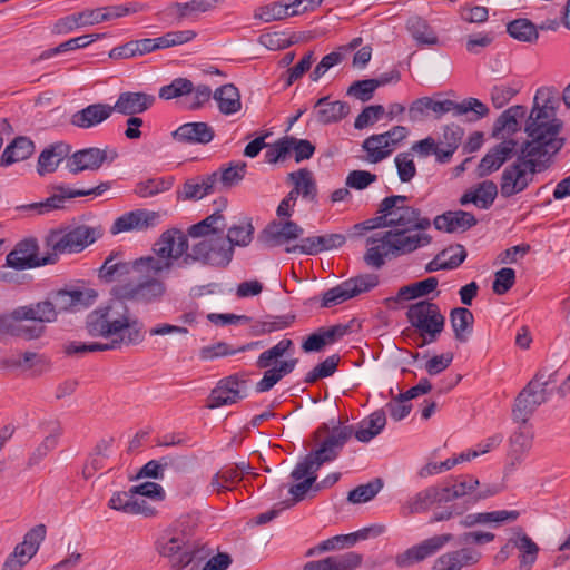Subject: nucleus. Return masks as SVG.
Wrapping results in <instances>:
<instances>
[{
    "label": "nucleus",
    "mask_w": 570,
    "mask_h": 570,
    "mask_svg": "<svg viewBox=\"0 0 570 570\" xmlns=\"http://www.w3.org/2000/svg\"><path fill=\"white\" fill-rule=\"evenodd\" d=\"M297 364L298 358H288L266 370L263 377L255 385L256 392L264 393L272 390L284 376L291 374Z\"/></svg>",
    "instance_id": "nucleus-40"
},
{
    "label": "nucleus",
    "mask_w": 570,
    "mask_h": 570,
    "mask_svg": "<svg viewBox=\"0 0 570 570\" xmlns=\"http://www.w3.org/2000/svg\"><path fill=\"white\" fill-rule=\"evenodd\" d=\"M443 490H446L445 495L446 502H452L456 499L465 498L469 499L475 493V490L480 487L479 480L471 475H459L453 479V482H446L441 485Z\"/></svg>",
    "instance_id": "nucleus-45"
},
{
    "label": "nucleus",
    "mask_w": 570,
    "mask_h": 570,
    "mask_svg": "<svg viewBox=\"0 0 570 570\" xmlns=\"http://www.w3.org/2000/svg\"><path fill=\"white\" fill-rule=\"evenodd\" d=\"M35 153L33 141L26 137H16L0 156V167H9L12 164L28 159Z\"/></svg>",
    "instance_id": "nucleus-39"
},
{
    "label": "nucleus",
    "mask_w": 570,
    "mask_h": 570,
    "mask_svg": "<svg viewBox=\"0 0 570 570\" xmlns=\"http://www.w3.org/2000/svg\"><path fill=\"white\" fill-rule=\"evenodd\" d=\"M295 320L296 315L292 313L277 316L268 315L266 316V320L256 321L252 325V333L253 335L256 336L271 334L273 332L291 327L294 324Z\"/></svg>",
    "instance_id": "nucleus-54"
},
{
    "label": "nucleus",
    "mask_w": 570,
    "mask_h": 570,
    "mask_svg": "<svg viewBox=\"0 0 570 570\" xmlns=\"http://www.w3.org/2000/svg\"><path fill=\"white\" fill-rule=\"evenodd\" d=\"M541 379L543 373H535L517 395L512 409V417L515 422L528 423L535 410L550 399L551 394L541 386Z\"/></svg>",
    "instance_id": "nucleus-12"
},
{
    "label": "nucleus",
    "mask_w": 570,
    "mask_h": 570,
    "mask_svg": "<svg viewBox=\"0 0 570 570\" xmlns=\"http://www.w3.org/2000/svg\"><path fill=\"white\" fill-rule=\"evenodd\" d=\"M522 85L513 80L509 83L494 85L490 90L491 102L494 108H503L515 95L520 92Z\"/></svg>",
    "instance_id": "nucleus-61"
},
{
    "label": "nucleus",
    "mask_w": 570,
    "mask_h": 570,
    "mask_svg": "<svg viewBox=\"0 0 570 570\" xmlns=\"http://www.w3.org/2000/svg\"><path fill=\"white\" fill-rule=\"evenodd\" d=\"M117 157L118 153L115 149L83 148L69 154L66 168L73 175L86 170L97 171L105 161L112 163Z\"/></svg>",
    "instance_id": "nucleus-15"
},
{
    "label": "nucleus",
    "mask_w": 570,
    "mask_h": 570,
    "mask_svg": "<svg viewBox=\"0 0 570 570\" xmlns=\"http://www.w3.org/2000/svg\"><path fill=\"white\" fill-rule=\"evenodd\" d=\"M4 363L10 367H20L24 370L38 367L40 373L49 367V361L47 357L35 352H24L20 356L12 355L7 358Z\"/></svg>",
    "instance_id": "nucleus-60"
},
{
    "label": "nucleus",
    "mask_w": 570,
    "mask_h": 570,
    "mask_svg": "<svg viewBox=\"0 0 570 570\" xmlns=\"http://www.w3.org/2000/svg\"><path fill=\"white\" fill-rule=\"evenodd\" d=\"M439 281L436 277H429L420 282L412 283L399 289L396 296L387 297L384 299L386 307L391 308L392 304L401 301H411L420 297L428 296L436 289Z\"/></svg>",
    "instance_id": "nucleus-37"
},
{
    "label": "nucleus",
    "mask_w": 570,
    "mask_h": 570,
    "mask_svg": "<svg viewBox=\"0 0 570 570\" xmlns=\"http://www.w3.org/2000/svg\"><path fill=\"white\" fill-rule=\"evenodd\" d=\"M195 523L189 519H179L165 529L155 541L160 557L169 559L174 570L188 567L199 553V544L194 539Z\"/></svg>",
    "instance_id": "nucleus-5"
},
{
    "label": "nucleus",
    "mask_w": 570,
    "mask_h": 570,
    "mask_svg": "<svg viewBox=\"0 0 570 570\" xmlns=\"http://www.w3.org/2000/svg\"><path fill=\"white\" fill-rule=\"evenodd\" d=\"M558 106L557 90L549 87L539 88L524 125L529 140L541 144L554 153H559L566 142V139L559 136L563 122L556 116Z\"/></svg>",
    "instance_id": "nucleus-3"
},
{
    "label": "nucleus",
    "mask_w": 570,
    "mask_h": 570,
    "mask_svg": "<svg viewBox=\"0 0 570 570\" xmlns=\"http://www.w3.org/2000/svg\"><path fill=\"white\" fill-rule=\"evenodd\" d=\"M410 232L411 230L407 229L385 232V237L390 239V242L386 243L390 244L393 257L413 253L419 248L428 246L432 242V237L429 234L417 233L409 235L407 233Z\"/></svg>",
    "instance_id": "nucleus-23"
},
{
    "label": "nucleus",
    "mask_w": 570,
    "mask_h": 570,
    "mask_svg": "<svg viewBox=\"0 0 570 570\" xmlns=\"http://www.w3.org/2000/svg\"><path fill=\"white\" fill-rule=\"evenodd\" d=\"M406 318L421 337L417 347L436 342L444 331L445 317L439 305L429 299L411 304L406 311Z\"/></svg>",
    "instance_id": "nucleus-9"
},
{
    "label": "nucleus",
    "mask_w": 570,
    "mask_h": 570,
    "mask_svg": "<svg viewBox=\"0 0 570 570\" xmlns=\"http://www.w3.org/2000/svg\"><path fill=\"white\" fill-rule=\"evenodd\" d=\"M399 200H403V198L400 197H385L382 199V202L379 205L380 216L366 219L357 225H355V228L361 230H373L376 228H385L391 227L390 224V216H391V209L395 207V203Z\"/></svg>",
    "instance_id": "nucleus-53"
},
{
    "label": "nucleus",
    "mask_w": 570,
    "mask_h": 570,
    "mask_svg": "<svg viewBox=\"0 0 570 570\" xmlns=\"http://www.w3.org/2000/svg\"><path fill=\"white\" fill-rule=\"evenodd\" d=\"M159 214L148 209H135L119 216L112 224L110 233L117 235L124 232L146 230L159 223Z\"/></svg>",
    "instance_id": "nucleus-24"
},
{
    "label": "nucleus",
    "mask_w": 570,
    "mask_h": 570,
    "mask_svg": "<svg viewBox=\"0 0 570 570\" xmlns=\"http://www.w3.org/2000/svg\"><path fill=\"white\" fill-rule=\"evenodd\" d=\"M218 184V171L210 175L199 176L184 183L183 189L178 191V198L184 200H198L214 193Z\"/></svg>",
    "instance_id": "nucleus-34"
},
{
    "label": "nucleus",
    "mask_w": 570,
    "mask_h": 570,
    "mask_svg": "<svg viewBox=\"0 0 570 570\" xmlns=\"http://www.w3.org/2000/svg\"><path fill=\"white\" fill-rule=\"evenodd\" d=\"M512 538L514 548L520 551V568L530 569L538 559V544L521 528L515 529Z\"/></svg>",
    "instance_id": "nucleus-48"
},
{
    "label": "nucleus",
    "mask_w": 570,
    "mask_h": 570,
    "mask_svg": "<svg viewBox=\"0 0 570 570\" xmlns=\"http://www.w3.org/2000/svg\"><path fill=\"white\" fill-rule=\"evenodd\" d=\"M255 228L252 224V219L248 217L243 218L239 224H234L227 228L225 239L232 245V249L235 252V246L246 247L248 246L254 237Z\"/></svg>",
    "instance_id": "nucleus-51"
},
{
    "label": "nucleus",
    "mask_w": 570,
    "mask_h": 570,
    "mask_svg": "<svg viewBox=\"0 0 570 570\" xmlns=\"http://www.w3.org/2000/svg\"><path fill=\"white\" fill-rule=\"evenodd\" d=\"M156 101V97L142 91H124L115 105L111 106L112 112H119L125 116L142 114L150 109Z\"/></svg>",
    "instance_id": "nucleus-28"
},
{
    "label": "nucleus",
    "mask_w": 570,
    "mask_h": 570,
    "mask_svg": "<svg viewBox=\"0 0 570 570\" xmlns=\"http://www.w3.org/2000/svg\"><path fill=\"white\" fill-rule=\"evenodd\" d=\"M527 107L514 105L505 109L494 121L492 136L499 138L507 134L512 136L521 129V121L525 118Z\"/></svg>",
    "instance_id": "nucleus-32"
},
{
    "label": "nucleus",
    "mask_w": 570,
    "mask_h": 570,
    "mask_svg": "<svg viewBox=\"0 0 570 570\" xmlns=\"http://www.w3.org/2000/svg\"><path fill=\"white\" fill-rule=\"evenodd\" d=\"M214 137L213 127L203 121L183 124L171 132V138L184 145H207Z\"/></svg>",
    "instance_id": "nucleus-27"
},
{
    "label": "nucleus",
    "mask_w": 570,
    "mask_h": 570,
    "mask_svg": "<svg viewBox=\"0 0 570 570\" xmlns=\"http://www.w3.org/2000/svg\"><path fill=\"white\" fill-rule=\"evenodd\" d=\"M246 381L240 380L238 374L222 379L208 396V407L216 409L232 405L247 396L245 392Z\"/></svg>",
    "instance_id": "nucleus-18"
},
{
    "label": "nucleus",
    "mask_w": 570,
    "mask_h": 570,
    "mask_svg": "<svg viewBox=\"0 0 570 570\" xmlns=\"http://www.w3.org/2000/svg\"><path fill=\"white\" fill-rule=\"evenodd\" d=\"M453 539L454 535L451 533H444L429 538L421 543L409 548L403 553L397 554L395 562L401 568L409 567L414 562H420L438 552Z\"/></svg>",
    "instance_id": "nucleus-21"
},
{
    "label": "nucleus",
    "mask_w": 570,
    "mask_h": 570,
    "mask_svg": "<svg viewBox=\"0 0 570 570\" xmlns=\"http://www.w3.org/2000/svg\"><path fill=\"white\" fill-rule=\"evenodd\" d=\"M189 247L180 256L183 257L179 266H188L194 263H200L214 268H226L234 257V250L225 235H212L195 242L190 250Z\"/></svg>",
    "instance_id": "nucleus-8"
},
{
    "label": "nucleus",
    "mask_w": 570,
    "mask_h": 570,
    "mask_svg": "<svg viewBox=\"0 0 570 570\" xmlns=\"http://www.w3.org/2000/svg\"><path fill=\"white\" fill-rule=\"evenodd\" d=\"M160 273L154 274L150 272H144L140 274L141 278L138 283L127 282L124 284H117L111 288V295L114 298L106 305H114L119 302L127 309L129 307L126 301H132L141 304H150L161 299L166 292L164 282L156 278Z\"/></svg>",
    "instance_id": "nucleus-10"
},
{
    "label": "nucleus",
    "mask_w": 570,
    "mask_h": 570,
    "mask_svg": "<svg viewBox=\"0 0 570 570\" xmlns=\"http://www.w3.org/2000/svg\"><path fill=\"white\" fill-rule=\"evenodd\" d=\"M380 283V277L374 273L360 274L327 289L322 295L321 307L328 308L347 299L367 293Z\"/></svg>",
    "instance_id": "nucleus-11"
},
{
    "label": "nucleus",
    "mask_w": 570,
    "mask_h": 570,
    "mask_svg": "<svg viewBox=\"0 0 570 570\" xmlns=\"http://www.w3.org/2000/svg\"><path fill=\"white\" fill-rule=\"evenodd\" d=\"M301 11L297 9H293V4H284L281 2H273L266 6L259 7L254 17L264 22H272L276 20H282L287 17L298 16Z\"/></svg>",
    "instance_id": "nucleus-55"
},
{
    "label": "nucleus",
    "mask_w": 570,
    "mask_h": 570,
    "mask_svg": "<svg viewBox=\"0 0 570 570\" xmlns=\"http://www.w3.org/2000/svg\"><path fill=\"white\" fill-rule=\"evenodd\" d=\"M314 108L316 109V120L320 124L328 125L341 121L350 114V105L345 101H330L328 97L320 98Z\"/></svg>",
    "instance_id": "nucleus-38"
},
{
    "label": "nucleus",
    "mask_w": 570,
    "mask_h": 570,
    "mask_svg": "<svg viewBox=\"0 0 570 570\" xmlns=\"http://www.w3.org/2000/svg\"><path fill=\"white\" fill-rule=\"evenodd\" d=\"M188 248V238L178 228L164 232L154 244L157 257L146 256L134 261H126L121 250H112L99 268L98 276L105 283L124 284L132 272L148 274L163 273L173 267L171 259H178Z\"/></svg>",
    "instance_id": "nucleus-2"
},
{
    "label": "nucleus",
    "mask_w": 570,
    "mask_h": 570,
    "mask_svg": "<svg viewBox=\"0 0 570 570\" xmlns=\"http://www.w3.org/2000/svg\"><path fill=\"white\" fill-rule=\"evenodd\" d=\"M450 323L454 338L465 343L473 332L474 315L466 307H455L450 313Z\"/></svg>",
    "instance_id": "nucleus-46"
},
{
    "label": "nucleus",
    "mask_w": 570,
    "mask_h": 570,
    "mask_svg": "<svg viewBox=\"0 0 570 570\" xmlns=\"http://www.w3.org/2000/svg\"><path fill=\"white\" fill-rule=\"evenodd\" d=\"M85 325L89 336L111 338V341L108 343L69 342L65 346L67 355L112 351L122 345H138L145 340L144 323L119 302L114 305H101L91 311L86 317Z\"/></svg>",
    "instance_id": "nucleus-1"
},
{
    "label": "nucleus",
    "mask_w": 570,
    "mask_h": 570,
    "mask_svg": "<svg viewBox=\"0 0 570 570\" xmlns=\"http://www.w3.org/2000/svg\"><path fill=\"white\" fill-rule=\"evenodd\" d=\"M386 242H390V239L385 237V232L374 234L366 239V245L368 247L363 259L368 267L381 269L385 265V258L389 255H392L390 244Z\"/></svg>",
    "instance_id": "nucleus-36"
},
{
    "label": "nucleus",
    "mask_w": 570,
    "mask_h": 570,
    "mask_svg": "<svg viewBox=\"0 0 570 570\" xmlns=\"http://www.w3.org/2000/svg\"><path fill=\"white\" fill-rule=\"evenodd\" d=\"M406 28L419 45L433 46L439 42L433 29L421 17H411L406 22Z\"/></svg>",
    "instance_id": "nucleus-57"
},
{
    "label": "nucleus",
    "mask_w": 570,
    "mask_h": 570,
    "mask_svg": "<svg viewBox=\"0 0 570 570\" xmlns=\"http://www.w3.org/2000/svg\"><path fill=\"white\" fill-rule=\"evenodd\" d=\"M481 559V552L473 548H462L446 552L440 556L434 563L435 570H461L478 563Z\"/></svg>",
    "instance_id": "nucleus-30"
},
{
    "label": "nucleus",
    "mask_w": 570,
    "mask_h": 570,
    "mask_svg": "<svg viewBox=\"0 0 570 570\" xmlns=\"http://www.w3.org/2000/svg\"><path fill=\"white\" fill-rule=\"evenodd\" d=\"M56 194L46 198L45 200L32 203L22 206L21 208L29 212H35L37 215H45L53 210L65 209L66 203L72 198L81 196H100L102 193L110 188V183H101L98 186L89 189H75L65 185H57L52 187Z\"/></svg>",
    "instance_id": "nucleus-13"
},
{
    "label": "nucleus",
    "mask_w": 570,
    "mask_h": 570,
    "mask_svg": "<svg viewBox=\"0 0 570 570\" xmlns=\"http://www.w3.org/2000/svg\"><path fill=\"white\" fill-rule=\"evenodd\" d=\"M346 242L343 234H326L320 236H309L301 238L299 244L287 246L285 252L287 254L299 253L303 255L315 256L320 253L336 249L342 247Z\"/></svg>",
    "instance_id": "nucleus-22"
},
{
    "label": "nucleus",
    "mask_w": 570,
    "mask_h": 570,
    "mask_svg": "<svg viewBox=\"0 0 570 570\" xmlns=\"http://www.w3.org/2000/svg\"><path fill=\"white\" fill-rule=\"evenodd\" d=\"M533 432L531 426L521 424V426L510 436V456L512 462H521L523 455L531 449Z\"/></svg>",
    "instance_id": "nucleus-50"
},
{
    "label": "nucleus",
    "mask_w": 570,
    "mask_h": 570,
    "mask_svg": "<svg viewBox=\"0 0 570 570\" xmlns=\"http://www.w3.org/2000/svg\"><path fill=\"white\" fill-rule=\"evenodd\" d=\"M352 435L353 425L333 426L318 448L306 454L295 465L291 472V478L299 481L308 472H317L323 464L334 461Z\"/></svg>",
    "instance_id": "nucleus-6"
},
{
    "label": "nucleus",
    "mask_w": 570,
    "mask_h": 570,
    "mask_svg": "<svg viewBox=\"0 0 570 570\" xmlns=\"http://www.w3.org/2000/svg\"><path fill=\"white\" fill-rule=\"evenodd\" d=\"M112 442V438L101 439L96 444L82 469V475L85 479L91 478L97 471L105 468L106 460L108 459V450L110 449Z\"/></svg>",
    "instance_id": "nucleus-49"
},
{
    "label": "nucleus",
    "mask_w": 570,
    "mask_h": 570,
    "mask_svg": "<svg viewBox=\"0 0 570 570\" xmlns=\"http://www.w3.org/2000/svg\"><path fill=\"white\" fill-rule=\"evenodd\" d=\"M46 525L37 524L24 534L23 541L18 543L16 547L19 550H23L29 558H32L38 552L41 542L46 538Z\"/></svg>",
    "instance_id": "nucleus-64"
},
{
    "label": "nucleus",
    "mask_w": 570,
    "mask_h": 570,
    "mask_svg": "<svg viewBox=\"0 0 570 570\" xmlns=\"http://www.w3.org/2000/svg\"><path fill=\"white\" fill-rule=\"evenodd\" d=\"M71 146L65 141H58L46 147L38 157L37 173L40 176L55 173L59 165L67 161Z\"/></svg>",
    "instance_id": "nucleus-29"
},
{
    "label": "nucleus",
    "mask_w": 570,
    "mask_h": 570,
    "mask_svg": "<svg viewBox=\"0 0 570 570\" xmlns=\"http://www.w3.org/2000/svg\"><path fill=\"white\" fill-rule=\"evenodd\" d=\"M226 205L227 199L220 198L219 207L217 208V210H215L212 215H208L200 222L191 225L187 230V235H184L186 237L190 236L191 238L198 239L209 237L212 235H225L227 224L225 216L222 214V208L226 207Z\"/></svg>",
    "instance_id": "nucleus-26"
},
{
    "label": "nucleus",
    "mask_w": 570,
    "mask_h": 570,
    "mask_svg": "<svg viewBox=\"0 0 570 570\" xmlns=\"http://www.w3.org/2000/svg\"><path fill=\"white\" fill-rule=\"evenodd\" d=\"M558 153L541 144L525 140L521 144L517 160L507 166L501 175L500 194L510 198L522 193L533 181L534 175L547 170Z\"/></svg>",
    "instance_id": "nucleus-4"
},
{
    "label": "nucleus",
    "mask_w": 570,
    "mask_h": 570,
    "mask_svg": "<svg viewBox=\"0 0 570 570\" xmlns=\"http://www.w3.org/2000/svg\"><path fill=\"white\" fill-rule=\"evenodd\" d=\"M499 491L500 488L498 485H484L480 490H475V493L471 495L469 499L464 500V502H454L451 505L444 507L441 510H436L433 513L431 522L448 521L454 517L462 515L465 511L470 509V507L476 504L479 501L495 495L497 493H499Z\"/></svg>",
    "instance_id": "nucleus-25"
},
{
    "label": "nucleus",
    "mask_w": 570,
    "mask_h": 570,
    "mask_svg": "<svg viewBox=\"0 0 570 570\" xmlns=\"http://www.w3.org/2000/svg\"><path fill=\"white\" fill-rule=\"evenodd\" d=\"M363 149L368 154L371 163H379L390 156L392 149L383 134L372 135L363 141Z\"/></svg>",
    "instance_id": "nucleus-62"
},
{
    "label": "nucleus",
    "mask_w": 570,
    "mask_h": 570,
    "mask_svg": "<svg viewBox=\"0 0 570 570\" xmlns=\"http://www.w3.org/2000/svg\"><path fill=\"white\" fill-rule=\"evenodd\" d=\"M448 491L443 490L441 485L429 487L415 494L410 502V510L412 513H421L428 511L431 507L445 504Z\"/></svg>",
    "instance_id": "nucleus-41"
},
{
    "label": "nucleus",
    "mask_w": 570,
    "mask_h": 570,
    "mask_svg": "<svg viewBox=\"0 0 570 570\" xmlns=\"http://www.w3.org/2000/svg\"><path fill=\"white\" fill-rule=\"evenodd\" d=\"M386 425V415L383 410H377L362 420L357 428H353V435L357 441L366 443L377 436Z\"/></svg>",
    "instance_id": "nucleus-44"
},
{
    "label": "nucleus",
    "mask_w": 570,
    "mask_h": 570,
    "mask_svg": "<svg viewBox=\"0 0 570 570\" xmlns=\"http://www.w3.org/2000/svg\"><path fill=\"white\" fill-rule=\"evenodd\" d=\"M288 179L294 184L296 195H302L304 198L315 200L317 196L316 183L313 178V174L307 168H301L296 171L288 174Z\"/></svg>",
    "instance_id": "nucleus-52"
},
{
    "label": "nucleus",
    "mask_w": 570,
    "mask_h": 570,
    "mask_svg": "<svg viewBox=\"0 0 570 570\" xmlns=\"http://www.w3.org/2000/svg\"><path fill=\"white\" fill-rule=\"evenodd\" d=\"M220 0H190L188 2H175L173 8L176 10L178 21L184 19H196L200 13L212 10Z\"/></svg>",
    "instance_id": "nucleus-56"
},
{
    "label": "nucleus",
    "mask_w": 570,
    "mask_h": 570,
    "mask_svg": "<svg viewBox=\"0 0 570 570\" xmlns=\"http://www.w3.org/2000/svg\"><path fill=\"white\" fill-rule=\"evenodd\" d=\"M58 313L51 301L46 299L35 304L18 306L13 309V317L17 321H32L39 323H51L57 320Z\"/></svg>",
    "instance_id": "nucleus-33"
},
{
    "label": "nucleus",
    "mask_w": 570,
    "mask_h": 570,
    "mask_svg": "<svg viewBox=\"0 0 570 570\" xmlns=\"http://www.w3.org/2000/svg\"><path fill=\"white\" fill-rule=\"evenodd\" d=\"M218 173V183L230 188L238 185L245 177L247 164L245 161H230L226 168Z\"/></svg>",
    "instance_id": "nucleus-63"
},
{
    "label": "nucleus",
    "mask_w": 570,
    "mask_h": 570,
    "mask_svg": "<svg viewBox=\"0 0 570 570\" xmlns=\"http://www.w3.org/2000/svg\"><path fill=\"white\" fill-rule=\"evenodd\" d=\"M112 115L111 105L108 104H92L81 110L76 111L70 119L71 125L88 129L95 127Z\"/></svg>",
    "instance_id": "nucleus-35"
},
{
    "label": "nucleus",
    "mask_w": 570,
    "mask_h": 570,
    "mask_svg": "<svg viewBox=\"0 0 570 570\" xmlns=\"http://www.w3.org/2000/svg\"><path fill=\"white\" fill-rule=\"evenodd\" d=\"M520 513L517 510H499L492 512L470 513L461 519L460 524L464 528H472L476 524L503 523L515 521Z\"/></svg>",
    "instance_id": "nucleus-47"
},
{
    "label": "nucleus",
    "mask_w": 570,
    "mask_h": 570,
    "mask_svg": "<svg viewBox=\"0 0 570 570\" xmlns=\"http://www.w3.org/2000/svg\"><path fill=\"white\" fill-rule=\"evenodd\" d=\"M498 193V186L494 181L484 180L466 190L461 196L459 203L462 206L473 204L481 209H489L493 205Z\"/></svg>",
    "instance_id": "nucleus-31"
},
{
    "label": "nucleus",
    "mask_w": 570,
    "mask_h": 570,
    "mask_svg": "<svg viewBox=\"0 0 570 570\" xmlns=\"http://www.w3.org/2000/svg\"><path fill=\"white\" fill-rule=\"evenodd\" d=\"M294 350V342L291 338H283L271 348L259 354L256 361L258 368L268 370L281 357L289 354Z\"/></svg>",
    "instance_id": "nucleus-59"
},
{
    "label": "nucleus",
    "mask_w": 570,
    "mask_h": 570,
    "mask_svg": "<svg viewBox=\"0 0 570 570\" xmlns=\"http://www.w3.org/2000/svg\"><path fill=\"white\" fill-rule=\"evenodd\" d=\"M510 37L522 42H535L539 38L538 27L527 18L515 19L507 24Z\"/></svg>",
    "instance_id": "nucleus-58"
},
{
    "label": "nucleus",
    "mask_w": 570,
    "mask_h": 570,
    "mask_svg": "<svg viewBox=\"0 0 570 570\" xmlns=\"http://www.w3.org/2000/svg\"><path fill=\"white\" fill-rule=\"evenodd\" d=\"M100 232L87 225L63 226L51 229L45 237V246L50 250L47 256L80 253L100 237Z\"/></svg>",
    "instance_id": "nucleus-7"
},
{
    "label": "nucleus",
    "mask_w": 570,
    "mask_h": 570,
    "mask_svg": "<svg viewBox=\"0 0 570 570\" xmlns=\"http://www.w3.org/2000/svg\"><path fill=\"white\" fill-rule=\"evenodd\" d=\"M453 539L454 535L451 533H444L429 538L421 543L409 548L403 553L397 554L395 562L401 568L409 567L414 562H420L438 552Z\"/></svg>",
    "instance_id": "nucleus-20"
},
{
    "label": "nucleus",
    "mask_w": 570,
    "mask_h": 570,
    "mask_svg": "<svg viewBox=\"0 0 570 570\" xmlns=\"http://www.w3.org/2000/svg\"><path fill=\"white\" fill-rule=\"evenodd\" d=\"M38 243L35 238H27L19 242L14 249L11 250L6 258L7 265L16 269H28L48 264H55V256L38 255Z\"/></svg>",
    "instance_id": "nucleus-16"
},
{
    "label": "nucleus",
    "mask_w": 570,
    "mask_h": 570,
    "mask_svg": "<svg viewBox=\"0 0 570 570\" xmlns=\"http://www.w3.org/2000/svg\"><path fill=\"white\" fill-rule=\"evenodd\" d=\"M464 130L459 125L451 124L443 128L442 138L438 142L442 147V151L438 154L439 164H448L451 161L453 154L461 145Z\"/></svg>",
    "instance_id": "nucleus-43"
},
{
    "label": "nucleus",
    "mask_w": 570,
    "mask_h": 570,
    "mask_svg": "<svg viewBox=\"0 0 570 570\" xmlns=\"http://www.w3.org/2000/svg\"><path fill=\"white\" fill-rule=\"evenodd\" d=\"M304 229L294 220H273L258 235V242L277 247L302 238Z\"/></svg>",
    "instance_id": "nucleus-19"
},
{
    "label": "nucleus",
    "mask_w": 570,
    "mask_h": 570,
    "mask_svg": "<svg viewBox=\"0 0 570 570\" xmlns=\"http://www.w3.org/2000/svg\"><path fill=\"white\" fill-rule=\"evenodd\" d=\"M218 110L225 116L238 112L242 108L240 94L234 83H225L218 87L213 94Z\"/></svg>",
    "instance_id": "nucleus-42"
},
{
    "label": "nucleus",
    "mask_w": 570,
    "mask_h": 570,
    "mask_svg": "<svg viewBox=\"0 0 570 570\" xmlns=\"http://www.w3.org/2000/svg\"><path fill=\"white\" fill-rule=\"evenodd\" d=\"M391 197H400L403 200L395 203V207L391 209L390 224L396 229L407 230H426L431 226L428 217L421 216V210L409 206L406 203L409 197L405 195H392Z\"/></svg>",
    "instance_id": "nucleus-17"
},
{
    "label": "nucleus",
    "mask_w": 570,
    "mask_h": 570,
    "mask_svg": "<svg viewBox=\"0 0 570 570\" xmlns=\"http://www.w3.org/2000/svg\"><path fill=\"white\" fill-rule=\"evenodd\" d=\"M429 110L435 114V118L440 119L443 115L451 112L454 117L466 115L470 122H475L489 114V108L478 98L469 97L461 102L451 99L434 100L426 97Z\"/></svg>",
    "instance_id": "nucleus-14"
}]
</instances>
